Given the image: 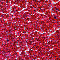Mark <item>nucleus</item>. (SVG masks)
<instances>
[{
    "instance_id": "nucleus-1",
    "label": "nucleus",
    "mask_w": 60,
    "mask_h": 60,
    "mask_svg": "<svg viewBox=\"0 0 60 60\" xmlns=\"http://www.w3.org/2000/svg\"><path fill=\"white\" fill-rule=\"evenodd\" d=\"M54 18L55 19H56V16H54Z\"/></svg>"
},
{
    "instance_id": "nucleus-2",
    "label": "nucleus",
    "mask_w": 60,
    "mask_h": 60,
    "mask_svg": "<svg viewBox=\"0 0 60 60\" xmlns=\"http://www.w3.org/2000/svg\"><path fill=\"white\" fill-rule=\"evenodd\" d=\"M9 39H8L7 40V41H8V42H9Z\"/></svg>"
},
{
    "instance_id": "nucleus-3",
    "label": "nucleus",
    "mask_w": 60,
    "mask_h": 60,
    "mask_svg": "<svg viewBox=\"0 0 60 60\" xmlns=\"http://www.w3.org/2000/svg\"><path fill=\"white\" fill-rule=\"evenodd\" d=\"M56 10H58V9H56Z\"/></svg>"
}]
</instances>
